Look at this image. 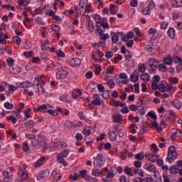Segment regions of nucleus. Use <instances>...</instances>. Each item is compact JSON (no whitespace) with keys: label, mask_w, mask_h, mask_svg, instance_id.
I'll use <instances>...</instances> for the list:
<instances>
[{"label":"nucleus","mask_w":182,"mask_h":182,"mask_svg":"<svg viewBox=\"0 0 182 182\" xmlns=\"http://www.w3.org/2000/svg\"><path fill=\"white\" fill-rule=\"evenodd\" d=\"M106 158L103 156V154L99 153L96 157H94V166L95 168H102L105 166Z\"/></svg>","instance_id":"f257e3e1"},{"label":"nucleus","mask_w":182,"mask_h":182,"mask_svg":"<svg viewBox=\"0 0 182 182\" xmlns=\"http://www.w3.org/2000/svg\"><path fill=\"white\" fill-rule=\"evenodd\" d=\"M66 147V142L65 141H52L50 144V150L52 151H55V150H58L59 149H65Z\"/></svg>","instance_id":"f03ea898"},{"label":"nucleus","mask_w":182,"mask_h":182,"mask_svg":"<svg viewBox=\"0 0 182 182\" xmlns=\"http://www.w3.org/2000/svg\"><path fill=\"white\" fill-rule=\"evenodd\" d=\"M69 75V71L66 70V68L61 67L60 70L56 73L55 76L57 79H66Z\"/></svg>","instance_id":"7ed1b4c3"},{"label":"nucleus","mask_w":182,"mask_h":182,"mask_svg":"<svg viewBox=\"0 0 182 182\" xmlns=\"http://www.w3.org/2000/svg\"><path fill=\"white\" fill-rule=\"evenodd\" d=\"M68 63L73 67L80 66L82 65V60L79 58H73L68 60Z\"/></svg>","instance_id":"20e7f679"},{"label":"nucleus","mask_w":182,"mask_h":182,"mask_svg":"<svg viewBox=\"0 0 182 182\" xmlns=\"http://www.w3.org/2000/svg\"><path fill=\"white\" fill-rule=\"evenodd\" d=\"M50 173V171H49V169H46L44 171H42L37 176V180L38 181H41L43 180V178H46V177H49Z\"/></svg>","instance_id":"39448f33"},{"label":"nucleus","mask_w":182,"mask_h":182,"mask_svg":"<svg viewBox=\"0 0 182 182\" xmlns=\"http://www.w3.org/2000/svg\"><path fill=\"white\" fill-rule=\"evenodd\" d=\"M140 103L141 106H139L138 107H140L141 109H136V113L137 114H139L140 116H144V114L146 113V108L144 106H143V104L144 103V100H140V101L137 103L139 105Z\"/></svg>","instance_id":"423d86ee"},{"label":"nucleus","mask_w":182,"mask_h":182,"mask_svg":"<svg viewBox=\"0 0 182 182\" xmlns=\"http://www.w3.org/2000/svg\"><path fill=\"white\" fill-rule=\"evenodd\" d=\"M46 162V158L43 156H41V158L33 164L34 168H38V167H41L45 164Z\"/></svg>","instance_id":"0eeeda50"},{"label":"nucleus","mask_w":182,"mask_h":182,"mask_svg":"<svg viewBox=\"0 0 182 182\" xmlns=\"http://www.w3.org/2000/svg\"><path fill=\"white\" fill-rule=\"evenodd\" d=\"M43 79H45V75H41L40 76L36 77L33 82V85L36 83V86H37V92L38 95L41 94V90H39V82L43 80Z\"/></svg>","instance_id":"6e6552de"},{"label":"nucleus","mask_w":182,"mask_h":182,"mask_svg":"<svg viewBox=\"0 0 182 182\" xmlns=\"http://www.w3.org/2000/svg\"><path fill=\"white\" fill-rule=\"evenodd\" d=\"M144 169L149 173H153L154 171H156V166L150 163L146 164L144 165Z\"/></svg>","instance_id":"1a4fd4ad"},{"label":"nucleus","mask_w":182,"mask_h":182,"mask_svg":"<svg viewBox=\"0 0 182 182\" xmlns=\"http://www.w3.org/2000/svg\"><path fill=\"white\" fill-rule=\"evenodd\" d=\"M18 175L22 180H28V172H26V169L20 168L18 170Z\"/></svg>","instance_id":"9d476101"},{"label":"nucleus","mask_w":182,"mask_h":182,"mask_svg":"<svg viewBox=\"0 0 182 182\" xmlns=\"http://www.w3.org/2000/svg\"><path fill=\"white\" fill-rule=\"evenodd\" d=\"M140 79L142 80V82L147 83L150 82V79H151L150 74H149L148 73H142L140 75Z\"/></svg>","instance_id":"9b49d317"},{"label":"nucleus","mask_w":182,"mask_h":182,"mask_svg":"<svg viewBox=\"0 0 182 182\" xmlns=\"http://www.w3.org/2000/svg\"><path fill=\"white\" fill-rule=\"evenodd\" d=\"M160 157L157 154H149L147 156L148 160L151 163H156V161Z\"/></svg>","instance_id":"f8f14e48"},{"label":"nucleus","mask_w":182,"mask_h":182,"mask_svg":"<svg viewBox=\"0 0 182 182\" xmlns=\"http://www.w3.org/2000/svg\"><path fill=\"white\" fill-rule=\"evenodd\" d=\"M111 35H113L112 36V42L113 43H117L119 42V38H120L119 32H111Z\"/></svg>","instance_id":"ddd939ff"},{"label":"nucleus","mask_w":182,"mask_h":182,"mask_svg":"<svg viewBox=\"0 0 182 182\" xmlns=\"http://www.w3.org/2000/svg\"><path fill=\"white\" fill-rule=\"evenodd\" d=\"M109 139L111 141H116L117 139V134L114 131H109L108 132Z\"/></svg>","instance_id":"4468645a"},{"label":"nucleus","mask_w":182,"mask_h":182,"mask_svg":"<svg viewBox=\"0 0 182 182\" xmlns=\"http://www.w3.org/2000/svg\"><path fill=\"white\" fill-rule=\"evenodd\" d=\"M33 110L35 113H38V112H42V110H44L46 113L48 112V105L46 104H43L39 106L38 108H34Z\"/></svg>","instance_id":"2eb2a0df"},{"label":"nucleus","mask_w":182,"mask_h":182,"mask_svg":"<svg viewBox=\"0 0 182 182\" xmlns=\"http://www.w3.org/2000/svg\"><path fill=\"white\" fill-rule=\"evenodd\" d=\"M31 144L33 147H36V149H39V147L43 146L39 139L36 138L31 141Z\"/></svg>","instance_id":"dca6fc26"},{"label":"nucleus","mask_w":182,"mask_h":182,"mask_svg":"<svg viewBox=\"0 0 182 182\" xmlns=\"http://www.w3.org/2000/svg\"><path fill=\"white\" fill-rule=\"evenodd\" d=\"M167 35L171 39H174L176 38V29L170 28L167 31Z\"/></svg>","instance_id":"f3484780"},{"label":"nucleus","mask_w":182,"mask_h":182,"mask_svg":"<svg viewBox=\"0 0 182 182\" xmlns=\"http://www.w3.org/2000/svg\"><path fill=\"white\" fill-rule=\"evenodd\" d=\"M171 105H172L173 107H175V109H181L182 103L178 100H175L172 101Z\"/></svg>","instance_id":"a211bd4d"},{"label":"nucleus","mask_w":182,"mask_h":182,"mask_svg":"<svg viewBox=\"0 0 182 182\" xmlns=\"http://www.w3.org/2000/svg\"><path fill=\"white\" fill-rule=\"evenodd\" d=\"M114 123H120L123 120V115L122 114L112 116Z\"/></svg>","instance_id":"6ab92c4d"},{"label":"nucleus","mask_w":182,"mask_h":182,"mask_svg":"<svg viewBox=\"0 0 182 182\" xmlns=\"http://www.w3.org/2000/svg\"><path fill=\"white\" fill-rule=\"evenodd\" d=\"M148 62L149 66H157L159 63V60L154 58H149Z\"/></svg>","instance_id":"aec40b11"},{"label":"nucleus","mask_w":182,"mask_h":182,"mask_svg":"<svg viewBox=\"0 0 182 182\" xmlns=\"http://www.w3.org/2000/svg\"><path fill=\"white\" fill-rule=\"evenodd\" d=\"M170 174H177L178 173V166L173 165L169 168Z\"/></svg>","instance_id":"412c9836"},{"label":"nucleus","mask_w":182,"mask_h":182,"mask_svg":"<svg viewBox=\"0 0 182 182\" xmlns=\"http://www.w3.org/2000/svg\"><path fill=\"white\" fill-rule=\"evenodd\" d=\"M158 70L159 72H167V70H168V68H167V65H166V64L164 63H161L159 65H158Z\"/></svg>","instance_id":"4be33fe9"},{"label":"nucleus","mask_w":182,"mask_h":182,"mask_svg":"<svg viewBox=\"0 0 182 182\" xmlns=\"http://www.w3.org/2000/svg\"><path fill=\"white\" fill-rule=\"evenodd\" d=\"M37 139L41 144L43 145V143L46 142V136H45V134L41 132L38 134Z\"/></svg>","instance_id":"5701e85b"},{"label":"nucleus","mask_w":182,"mask_h":182,"mask_svg":"<svg viewBox=\"0 0 182 182\" xmlns=\"http://www.w3.org/2000/svg\"><path fill=\"white\" fill-rule=\"evenodd\" d=\"M82 95L83 93L80 90H75L73 92V98L76 100L77 97H80Z\"/></svg>","instance_id":"b1692460"},{"label":"nucleus","mask_w":182,"mask_h":182,"mask_svg":"<svg viewBox=\"0 0 182 182\" xmlns=\"http://www.w3.org/2000/svg\"><path fill=\"white\" fill-rule=\"evenodd\" d=\"M87 29L91 33L95 32V25L93 24V21H88Z\"/></svg>","instance_id":"393cba45"},{"label":"nucleus","mask_w":182,"mask_h":182,"mask_svg":"<svg viewBox=\"0 0 182 182\" xmlns=\"http://www.w3.org/2000/svg\"><path fill=\"white\" fill-rule=\"evenodd\" d=\"M58 156L60 157H63L64 159H66L68 156H69V149H63L61 152H60Z\"/></svg>","instance_id":"a878e982"},{"label":"nucleus","mask_w":182,"mask_h":182,"mask_svg":"<svg viewBox=\"0 0 182 182\" xmlns=\"http://www.w3.org/2000/svg\"><path fill=\"white\" fill-rule=\"evenodd\" d=\"M136 160L141 161L144 160V152H139L135 155Z\"/></svg>","instance_id":"bb28decb"},{"label":"nucleus","mask_w":182,"mask_h":182,"mask_svg":"<svg viewBox=\"0 0 182 182\" xmlns=\"http://www.w3.org/2000/svg\"><path fill=\"white\" fill-rule=\"evenodd\" d=\"M151 126H153L154 127H155V129H156V130H158V132H163V128L161 127V126L159 125V124L157 123V121H153L151 122Z\"/></svg>","instance_id":"cd10ccee"},{"label":"nucleus","mask_w":182,"mask_h":182,"mask_svg":"<svg viewBox=\"0 0 182 182\" xmlns=\"http://www.w3.org/2000/svg\"><path fill=\"white\" fill-rule=\"evenodd\" d=\"M134 72H136V70H134L133 73L131 75L130 79L131 82L136 83V82H139V75H136V74H134Z\"/></svg>","instance_id":"c85d7f7f"},{"label":"nucleus","mask_w":182,"mask_h":182,"mask_svg":"<svg viewBox=\"0 0 182 182\" xmlns=\"http://www.w3.org/2000/svg\"><path fill=\"white\" fill-rule=\"evenodd\" d=\"M85 5H86V0H80L79 3V6L81 15H82V11H85Z\"/></svg>","instance_id":"c756f323"},{"label":"nucleus","mask_w":182,"mask_h":182,"mask_svg":"<svg viewBox=\"0 0 182 182\" xmlns=\"http://www.w3.org/2000/svg\"><path fill=\"white\" fill-rule=\"evenodd\" d=\"M146 64L144 63H140L138 65V70L139 72H141L142 73H145L146 72Z\"/></svg>","instance_id":"7c9ffc66"},{"label":"nucleus","mask_w":182,"mask_h":182,"mask_svg":"<svg viewBox=\"0 0 182 182\" xmlns=\"http://www.w3.org/2000/svg\"><path fill=\"white\" fill-rule=\"evenodd\" d=\"M59 100L61 102H65L66 103H70V100L68 98V95H63L59 97Z\"/></svg>","instance_id":"2f4dec72"},{"label":"nucleus","mask_w":182,"mask_h":182,"mask_svg":"<svg viewBox=\"0 0 182 182\" xmlns=\"http://www.w3.org/2000/svg\"><path fill=\"white\" fill-rule=\"evenodd\" d=\"M168 154L171 156H177V152H176V148L174 146H170L168 148Z\"/></svg>","instance_id":"473e14b6"},{"label":"nucleus","mask_w":182,"mask_h":182,"mask_svg":"<svg viewBox=\"0 0 182 182\" xmlns=\"http://www.w3.org/2000/svg\"><path fill=\"white\" fill-rule=\"evenodd\" d=\"M87 89L90 92L95 90V89H96V82H90L88 84Z\"/></svg>","instance_id":"72a5a7b5"},{"label":"nucleus","mask_w":182,"mask_h":182,"mask_svg":"<svg viewBox=\"0 0 182 182\" xmlns=\"http://www.w3.org/2000/svg\"><path fill=\"white\" fill-rule=\"evenodd\" d=\"M124 173L127 174V176H130L131 177L133 176V172H132V168L129 166H126L124 169Z\"/></svg>","instance_id":"f704fd0d"},{"label":"nucleus","mask_w":182,"mask_h":182,"mask_svg":"<svg viewBox=\"0 0 182 182\" xmlns=\"http://www.w3.org/2000/svg\"><path fill=\"white\" fill-rule=\"evenodd\" d=\"M107 85H109V89H114V87L116 86V83H114V81L112 79L107 80Z\"/></svg>","instance_id":"c9c22d12"},{"label":"nucleus","mask_w":182,"mask_h":182,"mask_svg":"<svg viewBox=\"0 0 182 182\" xmlns=\"http://www.w3.org/2000/svg\"><path fill=\"white\" fill-rule=\"evenodd\" d=\"M164 62L165 65H173V58H171V57H166L164 59Z\"/></svg>","instance_id":"e433bc0d"},{"label":"nucleus","mask_w":182,"mask_h":182,"mask_svg":"<svg viewBox=\"0 0 182 182\" xmlns=\"http://www.w3.org/2000/svg\"><path fill=\"white\" fill-rule=\"evenodd\" d=\"M11 176L12 175L9 171H4L3 172V177L4 180H10Z\"/></svg>","instance_id":"4c0bfd02"},{"label":"nucleus","mask_w":182,"mask_h":182,"mask_svg":"<svg viewBox=\"0 0 182 182\" xmlns=\"http://www.w3.org/2000/svg\"><path fill=\"white\" fill-rule=\"evenodd\" d=\"M150 68L148 69V71L151 75H154L156 72H157L158 66H149Z\"/></svg>","instance_id":"58836bf2"},{"label":"nucleus","mask_w":182,"mask_h":182,"mask_svg":"<svg viewBox=\"0 0 182 182\" xmlns=\"http://www.w3.org/2000/svg\"><path fill=\"white\" fill-rule=\"evenodd\" d=\"M152 174H154L156 179L160 180V181H161V175L160 174V172H159V171L156 169L155 171L152 173Z\"/></svg>","instance_id":"ea45409f"},{"label":"nucleus","mask_w":182,"mask_h":182,"mask_svg":"<svg viewBox=\"0 0 182 182\" xmlns=\"http://www.w3.org/2000/svg\"><path fill=\"white\" fill-rule=\"evenodd\" d=\"M46 113H48V114H51V116H58V111H56V109L53 110L52 109L48 108Z\"/></svg>","instance_id":"a19ab883"},{"label":"nucleus","mask_w":182,"mask_h":182,"mask_svg":"<svg viewBox=\"0 0 182 182\" xmlns=\"http://www.w3.org/2000/svg\"><path fill=\"white\" fill-rule=\"evenodd\" d=\"M100 39L101 41H103L104 42H105V41H107V39L110 38V36L107 33L105 34H102L101 36H100Z\"/></svg>","instance_id":"79ce46f5"},{"label":"nucleus","mask_w":182,"mask_h":182,"mask_svg":"<svg viewBox=\"0 0 182 182\" xmlns=\"http://www.w3.org/2000/svg\"><path fill=\"white\" fill-rule=\"evenodd\" d=\"M56 55L58 58H65L66 57V54H65V53L63 51H62L61 50H57Z\"/></svg>","instance_id":"37998d69"},{"label":"nucleus","mask_w":182,"mask_h":182,"mask_svg":"<svg viewBox=\"0 0 182 182\" xmlns=\"http://www.w3.org/2000/svg\"><path fill=\"white\" fill-rule=\"evenodd\" d=\"M65 126L67 129H72L75 124H73V122H70V120H68L65 123Z\"/></svg>","instance_id":"c03bdc74"},{"label":"nucleus","mask_w":182,"mask_h":182,"mask_svg":"<svg viewBox=\"0 0 182 182\" xmlns=\"http://www.w3.org/2000/svg\"><path fill=\"white\" fill-rule=\"evenodd\" d=\"M6 119H9L11 122H12L13 124H16L18 119L14 117V115H10L9 117H6Z\"/></svg>","instance_id":"a18cd8bd"},{"label":"nucleus","mask_w":182,"mask_h":182,"mask_svg":"<svg viewBox=\"0 0 182 182\" xmlns=\"http://www.w3.org/2000/svg\"><path fill=\"white\" fill-rule=\"evenodd\" d=\"M35 23H37V25L45 24V22H43V19H42V17H37L35 20Z\"/></svg>","instance_id":"49530a36"},{"label":"nucleus","mask_w":182,"mask_h":182,"mask_svg":"<svg viewBox=\"0 0 182 182\" xmlns=\"http://www.w3.org/2000/svg\"><path fill=\"white\" fill-rule=\"evenodd\" d=\"M4 107H5V109H7V110H11V109L14 108V104H11L9 102H5Z\"/></svg>","instance_id":"de8ad7c7"},{"label":"nucleus","mask_w":182,"mask_h":182,"mask_svg":"<svg viewBox=\"0 0 182 182\" xmlns=\"http://www.w3.org/2000/svg\"><path fill=\"white\" fill-rule=\"evenodd\" d=\"M51 29L53 32H59L60 31V26L56 24H53L51 26Z\"/></svg>","instance_id":"09e8293b"},{"label":"nucleus","mask_w":182,"mask_h":182,"mask_svg":"<svg viewBox=\"0 0 182 182\" xmlns=\"http://www.w3.org/2000/svg\"><path fill=\"white\" fill-rule=\"evenodd\" d=\"M142 14H144V15H150V14L151 13V10L150 9H149V7H146L145 9L141 10Z\"/></svg>","instance_id":"8fccbe9b"},{"label":"nucleus","mask_w":182,"mask_h":182,"mask_svg":"<svg viewBox=\"0 0 182 182\" xmlns=\"http://www.w3.org/2000/svg\"><path fill=\"white\" fill-rule=\"evenodd\" d=\"M177 166L178 167H181V169H178V174L179 176H182V160H179L177 161Z\"/></svg>","instance_id":"3c124183"},{"label":"nucleus","mask_w":182,"mask_h":182,"mask_svg":"<svg viewBox=\"0 0 182 182\" xmlns=\"http://www.w3.org/2000/svg\"><path fill=\"white\" fill-rule=\"evenodd\" d=\"M26 137L32 141L33 139H36V135L33 134H26Z\"/></svg>","instance_id":"603ef678"},{"label":"nucleus","mask_w":182,"mask_h":182,"mask_svg":"<svg viewBox=\"0 0 182 182\" xmlns=\"http://www.w3.org/2000/svg\"><path fill=\"white\" fill-rule=\"evenodd\" d=\"M154 6H156V4L154 3V1H149V4L146 7L149 9H150L151 11H153V9H154Z\"/></svg>","instance_id":"864d4df0"},{"label":"nucleus","mask_w":182,"mask_h":182,"mask_svg":"<svg viewBox=\"0 0 182 182\" xmlns=\"http://www.w3.org/2000/svg\"><path fill=\"white\" fill-rule=\"evenodd\" d=\"M23 89H25V87H32V82L29 81L23 82Z\"/></svg>","instance_id":"5fc2aeb1"},{"label":"nucleus","mask_w":182,"mask_h":182,"mask_svg":"<svg viewBox=\"0 0 182 182\" xmlns=\"http://www.w3.org/2000/svg\"><path fill=\"white\" fill-rule=\"evenodd\" d=\"M6 62H7L8 66H14V65H15V60H14L13 58H9L6 60Z\"/></svg>","instance_id":"6e6d98bb"},{"label":"nucleus","mask_w":182,"mask_h":182,"mask_svg":"<svg viewBox=\"0 0 182 182\" xmlns=\"http://www.w3.org/2000/svg\"><path fill=\"white\" fill-rule=\"evenodd\" d=\"M130 110L129 109V107L125 106L121 109V113L122 114H127V113H129Z\"/></svg>","instance_id":"4d7b16f0"},{"label":"nucleus","mask_w":182,"mask_h":182,"mask_svg":"<svg viewBox=\"0 0 182 182\" xmlns=\"http://www.w3.org/2000/svg\"><path fill=\"white\" fill-rule=\"evenodd\" d=\"M23 151H29V144L28 142H23Z\"/></svg>","instance_id":"13d9d810"},{"label":"nucleus","mask_w":182,"mask_h":182,"mask_svg":"<svg viewBox=\"0 0 182 182\" xmlns=\"http://www.w3.org/2000/svg\"><path fill=\"white\" fill-rule=\"evenodd\" d=\"M168 26V22L164 21L161 23V29H167Z\"/></svg>","instance_id":"bf43d9fd"},{"label":"nucleus","mask_w":182,"mask_h":182,"mask_svg":"<svg viewBox=\"0 0 182 182\" xmlns=\"http://www.w3.org/2000/svg\"><path fill=\"white\" fill-rule=\"evenodd\" d=\"M13 42L16 43V45H21V38H19V36H14L13 38Z\"/></svg>","instance_id":"052dcab7"},{"label":"nucleus","mask_w":182,"mask_h":182,"mask_svg":"<svg viewBox=\"0 0 182 182\" xmlns=\"http://www.w3.org/2000/svg\"><path fill=\"white\" fill-rule=\"evenodd\" d=\"M86 174H87V172L86 171V170H82L80 171L79 172V177H82V178H85V177H86Z\"/></svg>","instance_id":"680f3d73"},{"label":"nucleus","mask_w":182,"mask_h":182,"mask_svg":"<svg viewBox=\"0 0 182 182\" xmlns=\"http://www.w3.org/2000/svg\"><path fill=\"white\" fill-rule=\"evenodd\" d=\"M117 136H119L120 139L124 137V130L119 129L118 132H117Z\"/></svg>","instance_id":"e2e57ef3"},{"label":"nucleus","mask_w":182,"mask_h":182,"mask_svg":"<svg viewBox=\"0 0 182 182\" xmlns=\"http://www.w3.org/2000/svg\"><path fill=\"white\" fill-rule=\"evenodd\" d=\"M148 116L151 117V119H154V120H157V115L151 112H148Z\"/></svg>","instance_id":"0e129e2a"},{"label":"nucleus","mask_w":182,"mask_h":182,"mask_svg":"<svg viewBox=\"0 0 182 182\" xmlns=\"http://www.w3.org/2000/svg\"><path fill=\"white\" fill-rule=\"evenodd\" d=\"M157 83L159 82H152L151 87L153 90H157L159 89V85Z\"/></svg>","instance_id":"69168bd1"},{"label":"nucleus","mask_w":182,"mask_h":182,"mask_svg":"<svg viewBox=\"0 0 182 182\" xmlns=\"http://www.w3.org/2000/svg\"><path fill=\"white\" fill-rule=\"evenodd\" d=\"M173 60H174L176 63H182V59L179 56L174 57Z\"/></svg>","instance_id":"338daca9"},{"label":"nucleus","mask_w":182,"mask_h":182,"mask_svg":"<svg viewBox=\"0 0 182 182\" xmlns=\"http://www.w3.org/2000/svg\"><path fill=\"white\" fill-rule=\"evenodd\" d=\"M144 178H140V177H136L134 178V180L132 182H144Z\"/></svg>","instance_id":"774afa93"}]
</instances>
